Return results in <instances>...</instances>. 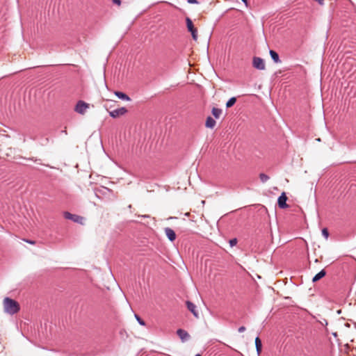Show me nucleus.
<instances>
[{"label": "nucleus", "instance_id": "obj_1", "mask_svg": "<svg viewBox=\"0 0 356 356\" xmlns=\"http://www.w3.org/2000/svg\"><path fill=\"white\" fill-rule=\"evenodd\" d=\"M3 308L4 312L10 315L17 313L20 309L19 303L16 300L8 297L3 300Z\"/></svg>", "mask_w": 356, "mask_h": 356}, {"label": "nucleus", "instance_id": "obj_2", "mask_svg": "<svg viewBox=\"0 0 356 356\" xmlns=\"http://www.w3.org/2000/svg\"><path fill=\"white\" fill-rule=\"evenodd\" d=\"M63 216L65 219L70 220L74 222L83 225L84 218L82 216L72 214L68 211H65L63 213Z\"/></svg>", "mask_w": 356, "mask_h": 356}, {"label": "nucleus", "instance_id": "obj_3", "mask_svg": "<svg viewBox=\"0 0 356 356\" xmlns=\"http://www.w3.org/2000/svg\"><path fill=\"white\" fill-rule=\"evenodd\" d=\"M186 23L188 31L191 33L192 38L194 40L197 39V31L194 27L192 20L189 17L186 18Z\"/></svg>", "mask_w": 356, "mask_h": 356}, {"label": "nucleus", "instance_id": "obj_4", "mask_svg": "<svg viewBox=\"0 0 356 356\" xmlns=\"http://www.w3.org/2000/svg\"><path fill=\"white\" fill-rule=\"evenodd\" d=\"M252 65L259 70H264L266 68L264 60L260 57L254 56L252 59Z\"/></svg>", "mask_w": 356, "mask_h": 356}, {"label": "nucleus", "instance_id": "obj_5", "mask_svg": "<svg viewBox=\"0 0 356 356\" xmlns=\"http://www.w3.org/2000/svg\"><path fill=\"white\" fill-rule=\"evenodd\" d=\"M89 104L82 100H79L75 106L74 111L79 114H84L86 109L88 108Z\"/></svg>", "mask_w": 356, "mask_h": 356}, {"label": "nucleus", "instance_id": "obj_6", "mask_svg": "<svg viewBox=\"0 0 356 356\" xmlns=\"http://www.w3.org/2000/svg\"><path fill=\"white\" fill-rule=\"evenodd\" d=\"M287 197L284 192L282 193V194L279 196L277 200V204L280 209H286L289 207V205L286 204Z\"/></svg>", "mask_w": 356, "mask_h": 356}, {"label": "nucleus", "instance_id": "obj_7", "mask_svg": "<svg viewBox=\"0 0 356 356\" xmlns=\"http://www.w3.org/2000/svg\"><path fill=\"white\" fill-rule=\"evenodd\" d=\"M127 112V109L125 107H121L120 108H117L110 111L109 115L113 118H116L120 115H124Z\"/></svg>", "mask_w": 356, "mask_h": 356}, {"label": "nucleus", "instance_id": "obj_8", "mask_svg": "<svg viewBox=\"0 0 356 356\" xmlns=\"http://www.w3.org/2000/svg\"><path fill=\"white\" fill-rule=\"evenodd\" d=\"M177 334L181 340L182 342H186L189 340L190 335L189 334L183 329H178L177 330Z\"/></svg>", "mask_w": 356, "mask_h": 356}, {"label": "nucleus", "instance_id": "obj_9", "mask_svg": "<svg viewBox=\"0 0 356 356\" xmlns=\"http://www.w3.org/2000/svg\"><path fill=\"white\" fill-rule=\"evenodd\" d=\"M186 304L188 309L193 314V316L198 318V312L196 310V305L189 300L186 301Z\"/></svg>", "mask_w": 356, "mask_h": 356}, {"label": "nucleus", "instance_id": "obj_10", "mask_svg": "<svg viewBox=\"0 0 356 356\" xmlns=\"http://www.w3.org/2000/svg\"><path fill=\"white\" fill-rule=\"evenodd\" d=\"M165 233L168 238L171 241H174L176 238V234L173 229L170 227L165 228Z\"/></svg>", "mask_w": 356, "mask_h": 356}, {"label": "nucleus", "instance_id": "obj_11", "mask_svg": "<svg viewBox=\"0 0 356 356\" xmlns=\"http://www.w3.org/2000/svg\"><path fill=\"white\" fill-rule=\"evenodd\" d=\"M115 95L118 97L119 99L124 100V101H131V98L124 92H120V91H115L114 92Z\"/></svg>", "mask_w": 356, "mask_h": 356}, {"label": "nucleus", "instance_id": "obj_12", "mask_svg": "<svg viewBox=\"0 0 356 356\" xmlns=\"http://www.w3.org/2000/svg\"><path fill=\"white\" fill-rule=\"evenodd\" d=\"M216 124V120L213 118H211V116L207 117L205 123L206 127L213 129L215 127Z\"/></svg>", "mask_w": 356, "mask_h": 356}, {"label": "nucleus", "instance_id": "obj_13", "mask_svg": "<svg viewBox=\"0 0 356 356\" xmlns=\"http://www.w3.org/2000/svg\"><path fill=\"white\" fill-rule=\"evenodd\" d=\"M325 275H326V271L324 269L321 270L320 272H318L317 274H316L313 277L312 282H316L318 281L319 280H321V278L325 277Z\"/></svg>", "mask_w": 356, "mask_h": 356}, {"label": "nucleus", "instance_id": "obj_14", "mask_svg": "<svg viewBox=\"0 0 356 356\" xmlns=\"http://www.w3.org/2000/svg\"><path fill=\"white\" fill-rule=\"evenodd\" d=\"M255 346H256V350L257 353V355H259L261 353L262 349V343L260 338L259 337H257L255 338Z\"/></svg>", "mask_w": 356, "mask_h": 356}, {"label": "nucleus", "instance_id": "obj_15", "mask_svg": "<svg viewBox=\"0 0 356 356\" xmlns=\"http://www.w3.org/2000/svg\"><path fill=\"white\" fill-rule=\"evenodd\" d=\"M270 56L275 63H281L278 54L274 50H270Z\"/></svg>", "mask_w": 356, "mask_h": 356}, {"label": "nucleus", "instance_id": "obj_16", "mask_svg": "<svg viewBox=\"0 0 356 356\" xmlns=\"http://www.w3.org/2000/svg\"><path fill=\"white\" fill-rule=\"evenodd\" d=\"M211 113L212 115L215 117V118L218 119L222 113V110L218 108H213Z\"/></svg>", "mask_w": 356, "mask_h": 356}, {"label": "nucleus", "instance_id": "obj_17", "mask_svg": "<svg viewBox=\"0 0 356 356\" xmlns=\"http://www.w3.org/2000/svg\"><path fill=\"white\" fill-rule=\"evenodd\" d=\"M236 102V97H232L229 98V100L226 103V107L227 108L232 107V106L234 105Z\"/></svg>", "mask_w": 356, "mask_h": 356}, {"label": "nucleus", "instance_id": "obj_18", "mask_svg": "<svg viewBox=\"0 0 356 356\" xmlns=\"http://www.w3.org/2000/svg\"><path fill=\"white\" fill-rule=\"evenodd\" d=\"M259 178L262 183H265L269 179V177L264 173H261L259 175Z\"/></svg>", "mask_w": 356, "mask_h": 356}, {"label": "nucleus", "instance_id": "obj_19", "mask_svg": "<svg viewBox=\"0 0 356 356\" xmlns=\"http://www.w3.org/2000/svg\"><path fill=\"white\" fill-rule=\"evenodd\" d=\"M135 317L137 320V321L138 322V323L141 325H145V321L139 316H138L137 314L135 315Z\"/></svg>", "mask_w": 356, "mask_h": 356}, {"label": "nucleus", "instance_id": "obj_20", "mask_svg": "<svg viewBox=\"0 0 356 356\" xmlns=\"http://www.w3.org/2000/svg\"><path fill=\"white\" fill-rule=\"evenodd\" d=\"M322 234L325 238H327L329 236V232L327 228H323L322 229Z\"/></svg>", "mask_w": 356, "mask_h": 356}, {"label": "nucleus", "instance_id": "obj_21", "mask_svg": "<svg viewBox=\"0 0 356 356\" xmlns=\"http://www.w3.org/2000/svg\"><path fill=\"white\" fill-rule=\"evenodd\" d=\"M229 243L230 246L233 247V246L236 245L237 239L236 238H232V239L229 240Z\"/></svg>", "mask_w": 356, "mask_h": 356}, {"label": "nucleus", "instance_id": "obj_22", "mask_svg": "<svg viewBox=\"0 0 356 356\" xmlns=\"http://www.w3.org/2000/svg\"><path fill=\"white\" fill-rule=\"evenodd\" d=\"M187 2L191 4H196L198 3L197 0H187Z\"/></svg>", "mask_w": 356, "mask_h": 356}, {"label": "nucleus", "instance_id": "obj_23", "mask_svg": "<svg viewBox=\"0 0 356 356\" xmlns=\"http://www.w3.org/2000/svg\"><path fill=\"white\" fill-rule=\"evenodd\" d=\"M245 327L244 326H241L238 330V331L241 333L245 332Z\"/></svg>", "mask_w": 356, "mask_h": 356}, {"label": "nucleus", "instance_id": "obj_24", "mask_svg": "<svg viewBox=\"0 0 356 356\" xmlns=\"http://www.w3.org/2000/svg\"><path fill=\"white\" fill-rule=\"evenodd\" d=\"M113 3L118 5H120L121 3L120 0H113Z\"/></svg>", "mask_w": 356, "mask_h": 356}, {"label": "nucleus", "instance_id": "obj_25", "mask_svg": "<svg viewBox=\"0 0 356 356\" xmlns=\"http://www.w3.org/2000/svg\"><path fill=\"white\" fill-rule=\"evenodd\" d=\"M25 241L26 243H30V244H34L35 243V241H31V240H26Z\"/></svg>", "mask_w": 356, "mask_h": 356}, {"label": "nucleus", "instance_id": "obj_26", "mask_svg": "<svg viewBox=\"0 0 356 356\" xmlns=\"http://www.w3.org/2000/svg\"><path fill=\"white\" fill-rule=\"evenodd\" d=\"M61 132H62V133H64L65 134H67V131H66L65 129V130H63Z\"/></svg>", "mask_w": 356, "mask_h": 356}, {"label": "nucleus", "instance_id": "obj_27", "mask_svg": "<svg viewBox=\"0 0 356 356\" xmlns=\"http://www.w3.org/2000/svg\"><path fill=\"white\" fill-rule=\"evenodd\" d=\"M241 1L246 4L248 0H241Z\"/></svg>", "mask_w": 356, "mask_h": 356}, {"label": "nucleus", "instance_id": "obj_28", "mask_svg": "<svg viewBox=\"0 0 356 356\" xmlns=\"http://www.w3.org/2000/svg\"><path fill=\"white\" fill-rule=\"evenodd\" d=\"M142 217L146 218V217H148V216H142Z\"/></svg>", "mask_w": 356, "mask_h": 356}, {"label": "nucleus", "instance_id": "obj_29", "mask_svg": "<svg viewBox=\"0 0 356 356\" xmlns=\"http://www.w3.org/2000/svg\"><path fill=\"white\" fill-rule=\"evenodd\" d=\"M195 356H201L200 354H197Z\"/></svg>", "mask_w": 356, "mask_h": 356}]
</instances>
